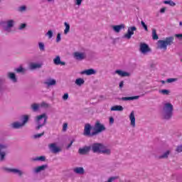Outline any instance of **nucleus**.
Returning <instances> with one entry per match:
<instances>
[{"label":"nucleus","mask_w":182,"mask_h":182,"mask_svg":"<svg viewBox=\"0 0 182 182\" xmlns=\"http://www.w3.org/2000/svg\"><path fill=\"white\" fill-rule=\"evenodd\" d=\"M174 42V37L170 36L166 38L165 40H159L158 41V48L159 49H163L167 50V46H171Z\"/></svg>","instance_id":"f257e3e1"},{"label":"nucleus","mask_w":182,"mask_h":182,"mask_svg":"<svg viewBox=\"0 0 182 182\" xmlns=\"http://www.w3.org/2000/svg\"><path fill=\"white\" fill-rule=\"evenodd\" d=\"M164 110V119L166 120H168V119H171L173 116V107L171 103H166L163 108Z\"/></svg>","instance_id":"f03ea898"},{"label":"nucleus","mask_w":182,"mask_h":182,"mask_svg":"<svg viewBox=\"0 0 182 182\" xmlns=\"http://www.w3.org/2000/svg\"><path fill=\"white\" fill-rule=\"evenodd\" d=\"M93 129L94 132H92V136H96V134H99V133L105 132V130H106V127H105V125L102 124L100 122L97 121Z\"/></svg>","instance_id":"7ed1b4c3"},{"label":"nucleus","mask_w":182,"mask_h":182,"mask_svg":"<svg viewBox=\"0 0 182 182\" xmlns=\"http://www.w3.org/2000/svg\"><path fill=\"white\" fill-rule=\"evenodd\" d=\"M46 120H48V117L46 114H42L37 117V123L38 126L36 127V130H39L41 127H43L46 124Z\"/></svg>","instance_id":"20e7f679"},{"label":"nucleus","mask_w":182,"mask_h":182,"mask_svg":"<svg viewBox=\"0 0 182 182\" xmlns=\"http://www.w3.org/2000/svg\"><path fill=\"white\" fill-rule=\"evenodd\" d=\"M23 123L14 122L12 124L14 129H21L26 123H28V120H29V117L28 115H24L23 117Z\"/></svg>","instance_id":"39448f33"},{"label":"nucleus","mask_w":182,"mask_h":182,"mask_svg":"<svg viewBox=\"0 0 182 182\" xmlns=\"http://www.w3.org/2000/svg\"><path fill=\"white\" fill-rule=\"evenodd\" d=\"M103 149H105V146L102 144L95 143L92 145V150L93 153H101Z\"/></svg>","instance_id":"423d86ee"},{"label":"nucleus","mask_w":182,"mask_h":182,"mask_svg":"<svg viewBox=\"0 0 182 182\" xmlns=\"http://www.w3.org/2000/svg\"><path fill=\"white\" fill-rule=\"evenodd\" d=\"M139 50L144 55H145V53H149V52H151V49L150 48V47H149V45L144 43L140 44Z\"/></svg>","instance_id":"0eeeda50"},{"label":"nucleus","mask_w":182,"mask_h":182,"mask_svg":"<svg viewBox=\"0 0 182 182\" xmlns=\"http://www.w3.org/2000/svg\"><path fill=\"white\" fill-rule=\"evenodd\" d=\"M134 31H137V28L136 26H132L128 28L127 33L124 35V38L127 39H131L132 36L134 35Z\"/></svg>","instance_id":"6e6552de"},{"label":"nucleus","mask_w":182,"mask_h":182,"mask_svg":"<svg viewBox=\"0 0 182 182\" xmlns=\"http://www.w3.org/2000/svg\"><path fill=\"white\" fill-rule=\"evenodd\" d=\"M48 149H50V151H52V153H54V154H56V153L62 151L60 147L56 146L55 143L48 144Z\"/></svg>","instance_id":"1a4fd4ad"},{"label":"nucleus","mask_w":182,"mask_h":182,"mask_svg":"<svg viewBox=\"0 0 182 182\" xmlns=\"http://www.w3.org/2000/svg\"><path fill=\"white\" fill-rule=\"evenodd\" d=\"M91 130H92V126L90 125V124H85L84 127L83 135L90 136L91 137L95 136V135H92V133H90Z\"/></svg>","instance_id":"9d476101"},{"label":"nucleus","mask_w":182,"mask_h":182,"mask_svg":"<svg viewBox=\"0 0 182 182\" xmlns=\"http://www.w3.org/2000/svg\"><path fill=\"white\" fill-rule=\"evenodd\" d=\"M129 120L131 122V126L132 127H136V117H134V111H132L129 114Z\"/></svg>","instance_id":"9b49d317"},{"label":"nucleus","mask_w":182,"mask_h":182,"mask_svg":"<svg viewBox=\"0 0 182 182\" xmlns=\"http://www.w3.org/2000/svg\"><path fill=\"white\" fill-rule=\"evenodd\" d=\"M53 63L54 65H60L61 66H65V65H66V63L60 60V57L59 55H57L55 58L53 59Z\"/></svg>","instance_id":"f8f14e48"},{"label":"nucleus","mask_w":182,"mask_h":182,"mask_svg":"<svg viewBox=\"0 0 182 182\" xmlns=\"http://www.w3.org/2000/svg\"><path fill=\"white\" fill-rule=\"evenodd\" d=\"M89 151H90V146H85L84 148H80L78 150V153L82 155L87 154Z\"/></svg>","instance_id":"ddd939ff"},{"label":"nucleus","mask_w":182,"mask_h":182,"mask_svg":"<svg viewBox=\"0 0 182 182\" xmlns=\"http://www.w3.org/2000/svg\"><path fill=\"white\" fill-rule=\"evenodd\" d=\"M74 57L77 60H83L85 58V53H79V52H75L74 53Z\"/></svg>","instance_id":"4468645a"},{"label":"nucleus","mask_w":182,"mask_h":182,"mask_svg":"<svg viewBox=\"0 0 182 182\" xmlns=\"http://www.w3.org/2000/svg\"><path fill=\"white\" fill-rule=\"evenodd\" d=\"M115 73L119 75V76H121V77H126V76H130V74L127 72H124L121 70H117L115 71Z\"/></svg>","instance_id":"2eb2a0df"},{"label":"nucleus","mask_w":182,"mask_h":182,"mask_svg":"<svg viewBox=\"0 0 182 182\" xmlns=\"http://www.w3.org/2000/svg\"><path fill=\"white\" fill-rule=\"evenodd\" d=\"M46 168H48V164L42 165V166H38L37 168H36L35 172L41 173V171H45V170H46Z\"/></svg>","instance_id":"dca6fc26"},{"label":"nucleus","mask_w":182,"mask_h":182,"mask_svg":"<svg viewBox=\"0 0 182 182\" xmlns=\"http://www.w3.org/2000/svg\"><path fill=\"white\" fill-rule=\"evenodd\" d=\"M114 32H117V33H119L122 29H124V24L117 25V26H113L112 27Z\"/></svg>","instance_id":"f3484780"},{"label":"nucleus","mask_w":182,"mask_h":182,"mask_svg":"<svg viewBox=\"0 0 182 182\" xmlns=\"http://www.w3.org/2000/svg\"><path fill=\"white\" fill-rule=\"evenodd\" d=\"M112 112H122L123 111V107L122 105H115L111 107Z\"/></svg>","instance_id":"a211bd4d"},{"label":"nucleus","mask_w":182,"mask_h":182,"mask_svg":"<svg viewBox=\"0 0 182 182\" xmlns=\"http://www.w3.org/2000/svg\"><path fill=\"white\" fill-rule=\"evenodd\" d=\"M74 171L76 174H83L85 173V169L82 167H77L74 168Z\"/></svg>","instance_id":"6ab92c4d"},{"label":"nucleus","mask_w":182,"mask_h":182,"mask_svg":"<svg viewBox=\"0 0 182 182\" xmlns=\"http://www.w3.org/2000/svg\"><path fill=\"white\" fill-rule=\"evenodd\" d=\"M7 171L10 173H14L16 174H18V176H22V171H19L18 169L11 168V169H6Z\"/></svg>","instance_id":"aec40b11"},{"label":"nucleus","mask_w":182,"mask_h":182,"mask_svg":"<svg viewBox=\"0 0 182 182\" xmlns=\"http://www.w3.org/2000/svg\"><path fill=\"white\" fill-rule=\"evenodd\" d=\"M140 96H134V97H124L122 98V100H136L139 99Z\"/></svg>","instance_id":"412c9836"},{"label":"nucleus","mask_w":182,"mask_h":182,"mask_svg":"<svg viewBox=\"0 0 182 182\" xmlns=\"http://www.w3.org/2000/svg\"><path fill=\"white\" fill-rule=\"evenodd\" d=\"M83 73H86L88 76H90V75H95L96 73V71L93 69H88L85 71H83Z\"/></svg>","instance_id":"4be33fe9"},{"label":"nucleus","mask_w":182,"mask_h":182,"mask_svg":"<svg viewBox=\"0 0 182 182\" xmlns=\"http://www.w3.org/2000/svg\"><path fill=\"white\" fill-rule=\"evenodd\" d=\"M64 25L65 26V29L64 30V33L65 35H67L69 31H70V25H69V23L66 22L64 23Z\"/></svg>","instance_id":"5701e85b"},{"label":"nucleus","mask_w":182,"mask_h":182,"mask_svg":"<svg viewBox=\"0 0 182 182\" xmlns=\"http://www.w3.org/2000/svg\"><path fill=\"white\" fill-rule=\"evenodd\" d=\"M75 84H77V86H82V85L85 84V80L78 78L75 80Z\"/></svg>","instance_id":"b1692460"},{"label":"nucleus","mask_w":182,"mask_h":182,"mask_svg":"<svg viewBox=\"0 0 182 182\" xmlns=\"http://www.w3.org/2000/svg\"><path fill=\"white\" fill-rule=\"evenodd\" d=\"M152 39H154V41H157V39H159V36L157 35L156 29L152 30Z\"/></svg>","instance_id":"393cba45"},{"label":"nucleus","mask_w":182,"mask_h":182,"mask_svg":"<svg viewBox=\"0 0 182 182\" xmlns=\"http://www.w3.org/2000/svg\"><path fill=\"white\" fill-rule=\"evenodd\" d=\"M9 79H11V80H13V82H16V76L15 75V73H9Z\"/></svg>","instance_id":"a878e982"},{"label":"nucleus","mask_w":182,"mask_h":182,"mask_svg":"<svg viewBox=\"0 0 182 182\" xmlns=\"http://www.w3.org/2000/svg\"><path fill=\"white\" fill-rule=\"evenodd\" d=\"M45 85H48V86H53L56 85V80H50L49 82H45Z\"/></svg>","instance_id":"bb28decb"},{"label":"nucleus","mask_w":182,"mask_h":182,"mask_svg":"<svg viewBox=\"0 0 182 182\" xmlns=\"http://www.w3.org/2000/svg\"><path fill=\"white\" fill-rule=\"evenodd\" d=\"M42 65L41 64L32 63L30 65L31 69H39Z\"/></svg>","instance_id":"cd10ccee"},{"label":"nucleus","mask_w":182,"mask_h":182,"mask_svg":"<svg viewBox=\"0 0 182 182\" xmlns=\"http://www.w3.org/2000/svg\"><path fill=\"white\" fill-rule=\"evenodd\" d=\"M164 4L166 5H170V6H176V3H174L173 1H164Z\"/></svg>","instance_id":"c85d7f7f"},{"label":"nucleus","mask_w":182,"mask_h":182,"mask_svg":"<svg viewBox=\"0 0 182 182\" xmlns=\"http://www.w3.org/2000/svg\"><path fill=\"white\" fill-rule=\"evenodd\" d=\"M14 26V20H9L7 21V28H6V31H8V28H12Z\"/></svg>","instance_id":"c756f323"},{"label":"nucleus","mask_w":182,"mask_h":182,"mask_svg":"<svg viewBox=\"0 0 182 182\" xmlns=\"http://www.w3.org/2000/svg\"><path fill=\"white\" fill-rule=\"evenodd\" d=\"M170 154V151H167L162 156H159V159H167Z\"/></svg>","instance_id":"7c9ffc66"},{"label":"nucleus","mask_w":182,"mask_h":182,"mask_svg":"<svg viewBox=\"0 0 182 182\" xmlns=\"http://www.w3.org/2000/svg\"><path fill=\"white\" fill-rule=\"evenodd\" d=\"M38 46H39L40 50H41V52H44V50H45V44L43 43H38Z\"/></svg>","instance_id":"2f4dec72"},{"label":"nucleus","mask_w":182,"mask_h":182,"mask_svg":"<svg viewBox=\"0 0 182 182\" xmlns=\"http://www.w3.org/2000/svg\"><path fill=\"white\" fill-rule=\"evenodd\" d=\"M31 108L34 112H36L39 109V104H33L31 105Z\"/></svg>","instance_id":"473e14b6"},{"label":"nucleus","mask_w":182,"mask_h":182,"mask_svg":"<svg viewBox=\"0 0 182 182\" xmlns=\"http://www.w3.org/2000/svg\"><path fill=\"white\" fill-rule=\"evenodd\" d=\"M101 153H103L104 154H110V149H101Z\"/></svg>","instance_id":"72a5a7b5"},{"label":"nucleus","mask_w":182,"mask_h":182,"mask_svg":"<svg viewBox=\"0 0 182 182\" xmlns=\"http://www.w3.org/2000/svg\"><path fill=\"white\" fill-rule=\"evenodd\" d=\"M5 156H6L5 152L0 153V161H4V160H5Z\"/></svg>","instance_id":"f704fd0d"},{"label":"nucleus","mask_w":182,"mask_h":182,"mask_svg":"<svg viewBox=\"0 0 182 182\" xmlns=\"http://www.w3.org/2000/svg\"><path fill=\"white\" fill-rule=\"evenodd\" d=\"M141 25H142L144 29L148 32L149 31V29L147 28V25H146V23H144V21H141Z\"/></svg>","instance_id":"c9c22d12"},{"label":"nucleus","mask_w":182,"mask_h":182,"mask_svg":"<svg viewBox=\"0 0 182 182\" xmlns=\"http://www.w3.org/2000/svg\"><path fill=\"white\" fill-rule=\"evenodd\" d=\"M46 35H48L49 39L52 38V36H53V33L52 32V30H49Z\"/></svg>","instance_id":"e433bc0d"},{"label":"nucleus","mask_w":182,"mask_h":182,"mask_svg":"<svg viewBox=\"0 0 182 182\" xmlns=\"http://www.w3.org/2000/svg\"><path fill=\"white\" fill-rule=\"evenodd\" d=\"M46 159V158L45 156H38L34 160H38L39 161H45Z\"/></svg>","instance_id":"4c0bfd02"},{"label":"nucleus","mask_w":182,"mask_h":182,"mask_svg":"<svg viewBox=\"0 0 182 182\" xmlns=\"http://www.w3.org/2000/svg\"><path fill=\"white\" fill-rule=\"evenodd\" d=\"M41 107H45L46 109H48V107H49V104L45 102H43L41 104Z\"/></svg>","instance_id":"58836bf2"},{"label":"nucleus","mask_w":182,"mask_h":182,"mask_svg":"<svg viewBox=\"0 0 182 182\" xmlns=\"http://www.w3.org/2000/svg\"><path fill=\"white\" fill-rule=\"evenodd\" d=\"M43 134H45V132H43L41 134H38L34 135V138L35 139H39V137H42V136H43Z\"/></svg>","instance_id":"ea45409f"},{"label":"nucleus","mask_w":182,"mask_h":182,"mask_svg":"<svg viewBox=\"0 0 182 182\" xmlns=\"http://www.w3.org/2000/svg\"><path fill=\"white\" fill-rule=\"evenodd\" d=\"M176 151H177V153H181L182 152V145L178 146L176 147Z\"/></svg>","instance_id":"a19ab883"},{"label":"nucleus","mask_w":182,"mask_h":182,"mask_svg":"<svg viewBox=\"0 0 182 182\" xmlns=\"http://www.w3.org/2000/svg\"><path fill=\"white\" fill-rule=\"evenodd\" d=\"M166 82L168 83H173V82H176V79L175 78H168V79H167Z\"/></svg>","instance_id":"79ce46f5"},{"label":"nucleus","mask_w":182,"mask_h":182,"mask_svg":"<svg viewBox=\"0 0 182 182\" xmlns=\"http://www.w3.org/2000/svg\"><path fill=\"white\" fill-rule=\"evenodd\" d=\"M161 92L162 93V95H168V93H170V91H168V90H162Z\"/></svg>","instance_id":"37998d69"},{"label":"nucleus","mask_w":182,"mask_h":182,"mask_svg":"<svg viewBox=\"0 0 182 182\" xmlns=\"http://www.w3.org/2000/svg\"><path fill=\"white\" fill-rule=\"evenodd\" d=\"M63 100H68V99H69V94L68 93L64 94V95L63 96Z\"/></svg>","instance_id":"c03bdc74"},{"label":"nucleus","mask_w":182,"mask_h":182,"mask_svg":"<svg viewBox=\"0 0 182 182\" xmlns=\"http://www.w3.org/2000/svg\"><path fill=\"white\" fill-rule=\"evenodd\" d=\"M67 129H68V124L65 123L63 124V132H66Z\"/></svg>","instance_id":"a18cd8bd"},{"label":"nucleus","mask_w":182,"mask_h":182,"mask_svg":"<svg viewBox=\"0 0 182 182\" xmlns=\"http://www.w3.org/2000/svg\"><path fill=\"white\" fill-rule=\"evenodd\" d=\"M16 72L18 73H21V72H23V68L22 67H19L18 68L16 69Z\"/></svg>","instance_id":"49530a36"},{"label":"nucleus","mask_w":182,"mask_h":182,"mask_svg":"<svg viewBox=\"0 0 182 182\" xmlns=\"http://www.w3.org/2000/svg\"><path fill=\"white\" fill-rule=\"evenodd\" d=\"M60 33H58L57 35L56 42H60Z\"/></svg>","instance_id":"de8ad7c7"},{"label":"nucleus","mask_w":182,"mask_h":182,"mask_svg":"<svg viewBox=\"0 0 182 182\" xmlns=\"http://www.w3.org/2000/svg\"><path fill=\"white\" fill-rule=\"evenodd\" d=\"M82 1H83V0H76L75 1L76 5H78V6L82 5Z\"/></svg>","instance_id":"09e8293b"},{"label":"nucleus","mask_w":182,"mask_h":182,"mask_svg":"<svg viewBox=\"0 0 182 182\" xmlns=\"http://www.w3.org/2000/svg\"><path fill=\"white\" fill-rule=\"evenodd\" d=\"M26 6H23L20 7V11L22 12L23 11H26Z\"/></svg>","instance_id":"8fccbe9b"},{"label":"nucleus","mask_w":182,"mask_h":182,"mask_svg":"<svg viewBox=\"0 0 182 182\" xmlns=\"http://www.w3.org/2000/svg\"><path fill=\"white\" fill-rule=\"evenodd\" d=\"M23 28H26V24L22 23V24L20 26L19 29H23Z\"/></svg>","instance_id":"3c124183"},{"label":"nucleus","mask_w":182,"mask_h":182,"mask_svg":"<svg viewBox=\"0 0 182 182\" xmlns=\"http://www.w3.org/2000/svg\"><path fill=\"white\" fill-rule=\"evenodd\" d=\"M160 12L161 14H164V12H166V7L161 9Z\"/></svg>","instance_id":"603ef678"},{"label":"nucleus","mask_w":182,"mask_h":182,"mask_svg":"<svg viewBox=\"0 0 182 182\" xmlns=\"http://www.w3.org/2000/svg\"><path fill=\"white\" fill-rule=\"evenodd\" d=\"M109 123H111V124L114 123V119H113V117L109 118Z\"/></svg>","instance_id":"864d4df0"},{"label":"nucleus","mask_w":182,"mask_h":182,"mask_svg":"<svg viewBox=\"0 0 182 182\" xmlns=\"http://www.w3.org/2000/svg\"><path fill=\"white\" fill-rule=\"evenodd\" d=\"M73 140L70 141V143L68 145V149L70 148L72 146V145L73 144Z\"/></svg>","instance_id":"5fc2aeb1"},{"label":"nucleus","mask_w":182,"mask_h":182,"mask_svg":"<svg viewBox=\"0 0 182 182\" xmlns=\"http://www.w3.org/2000/svg\"><path fill=\"white\" fill-rule=\"evenodd\" d=\"M3 149H6V146L5 145L0 144V151H1V150H3Z\"/></svg>","instance_id":"6e6d98bb"},{"label":"nucleus","mask_w":182,"mask_h":182,"mask_svg":"<svg viewBox=\"0 0 182 182\" xmlns=\"http://www.w3.org/2000/svg\"><path fill=\"white\" fill-rule=\"evenodd\" d=\"M124 83V82L123 81H121V82H119V87H120V88L123 87Z\"/></svg>","instance_id":"4d7b16f0"},{"label":"nucleus","mask_w":182,"mask_h":182,"mask_svg":"<svg viewBox=\"0 0 182 182\" xmlns=\"http://www.w3.org/2000/svg\"><path fill=\"white\" fill-rule=\"evenodd\" d=\"M175 36H176V38H182V34L181 33L176 34Z\"/></svg>","instance_id":"13d9d810"},{"label":"nucleus","mask_w":182,"mask_h":182,"mask_svg":"<svg viewBox=\"0 0 182 182\" xmlns=\"http://www.w3.org/2000/svg\"><path fill=\"white\" fill-rule=\"evenodd\" d=\"M48 2H52V1H55V0H47Z\"/></svg>","instance_id":"bf43d9fd"},{"label":"nucleus","mask_w":182,"mask_h":182,"mask_svg":"<svg viewBox=\"0 0 182 182\" xmlns=\"http://www.w3.org/2000/svg\"><path fill=\"white\" fill-rule=\"evenodd\" d=\"M179 25H180V26H182V22L181 21L179 23Z\"/></svg>","instance_id":"052dcab7"},{"label":"nucleus","mask_w":182,"mask_h":182,"mask_svg":"<svg viewBox=\"0 0 182 182\" xmlns=\"http://www.w3.org/2000/svg\"><path fill=\"white\" fill-rule=\"evenodd\" d=\"M162 82V83H166V82L164 81V80H163V81H161Z\"/></svg>","instance_id":"680f3d73"}]
</instances>
